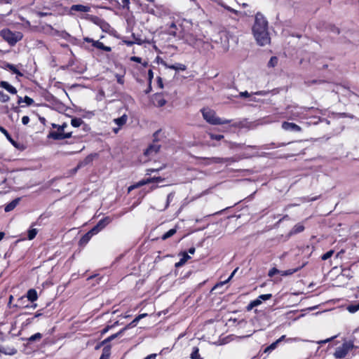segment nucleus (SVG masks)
Listing matches in <instances>:
<instances>
[{"label":"nucleus","mask_w":359,"mask_h":359,"mask_svg":"<svg viewBox=\"0 0 359 359\" xmlns=\"http://www.w3.org/2000/svg\"><path fill=\"white\" fill-rule=\"evenodd\" d=\"M161 64L166 68L175 69L177 71H179V70L184 71L186 69V66L181 63H176L175 65H168L166 62L161 61Z\"/></svg>","instance_id":"obj_10"},{"label":"nucleus","mask_w":359,"mask_h":359,"mask_svg":"<svg viewBox=\"0 0 359 359\" xmlns=\"http://www.w3.org/2000/svg\"><path fill=\"white\" fill-rule=\"evenodd\" d=\"M278 59L276 57H272L269 62V66L274 67L277 64Z\"/></svg>","instance_id":"obj_48"},{"label":"nucleus","mask_w":359,"mask_h":359,"mask_svg":"<svg viewBox=\"0 0 359 359\" xmlns=\"http://www.w3.org/2000/svg\"><path fill=\"white\" fill-rule=\"evenodd\" d=\"M347 310L351 313H355L359 310V303L349 305L347 307Z\"/></svg>","instance_id":"obj_34"},{"label":"nucleus","mask_w":359,"mask_h":359,"mask_svg":"<svg viewBox=\"0 0 359 359\" xmlns=\"http://www.w3.org/2000/svg\"><path fill=\"white\" fill-rule=\"evenodd\" d=\"M83 40H84L86 42L91 43L93 46V41H95V40H93V39H90V38H89V37H85V38L83 39Z\"/></svg>","instance_id":"obj_56"},{"label":"nucleus","mask_w":359,"mask_h":359,"mask_svg":"<svg viewBox=\"0 0 359 359\" xmlns=\"http://www.w3.org/2000/svg\"><path fill=\"white\" fill-rule=\"evenodd\" d=\"M159 149H160V145L154 143V144L150 145L147 149V150L144 151V154L146 156H149L153 155L154 154H156Z\"/></svg>","instance_id":"obj_14"},{"label":"nucleus","mask_w":359,"mask_h":359,"mask_svg":"<svg viewBox=\"0 0 359 359\" xmlns=\"http://www.w3.org/2000/svg\"><path fill=\"white\" fill-rule=\"evenodd\" d=\"M275 274H280V270L277 269L276 268H272L268 273V276L269 277H273Z\"/></svg>","instance_id":"obj_43"},{"label":"nucleus","mask_w":359,"mask_h":359,"mask_svg":"<svg viewBox=\"0 0 359 359\" xmlns=\"http://www.w3.org/2000/svg\"><path fill=\"white\" fill-rule=\"evenodd\" d=\"M195 250H196L195 248H191L189 249V253L194 255L195 252Z\"/></svg>","instance_id":"obj_64"},{"label":"nucleus","mask_w":359,"mask_h":359,"mask_svg":"<svg viewBox=\"0 0 359 359\" xmlns=\"http://www.w3.org/2000/svg\"><path fill=\"white\" fill-rule=\"evenodd\" d=\"M94 158L93 154H90L88 156H86L82 161L79 162V163L77 165L76 169H79L80 168L84 167L90 163H92Z\"/></svg>","instance_id":"obj_15"},{"label":"nucleus","mask_w":359,"mask_h":359,"mask_svg":"<svg viewBox=\"0 0 359 359\" xmlns=\"http://www.w3.org/2000/svg\"><path fill=\"white\" fill-rule=\"evenodd\" d=\"M128 121V116L126 114L122 115L121 117L114 118V122L118 126L117 128H114V132L117 133L120 130V128L126 123Z\"/></svg>","instance_id":"obj_9"},{"label":"nucleus","mask_w":359,"mask_h":359,"mask_svg":"<svg viewBox=\"0 0 359 359\" xmlns=\"http://www.w3.org/2000/svg\"><path fill=\"white\" fill-rule=\"evenodd\" d=\"M38 233V230L36 229H30L27 231V238L31 241L33 240Z\"/></svg>","instance_id":"obj_28"},{"label":"nucleus","mask_w":359,"mask_h":359,"mask_svg":"<svg viewBox=\"0 0 359 359\" xmlns=\"http://www.w3.org/2000/svg\"><path fill=\"white\" fill-rule=\"evenodd\" d=\"M0 131L6 137L8 140L11 141V137L8 131L2 126H0Z\"/></svg>","instance_id":"obj_45"},{"label":"nucleus","mask_w":359,"mask_h":359,"mask_svg":"<svg viewBox=\"0 0 359 359\" xmlns=\"http://www.w3.org/2000/svg\"><path fill=\"white\" fill-rule=\"evenodd\" d=\"M0 352L4 353L5 354L13 355L16 353V350L13 348L11 351H6L3 347L0 346Z\"/></svg>","instance_id":"obj_47"},{"label":"nucleus","mask_w":359,"mask_h":359,"mask_svg":"<svg viewBox=\"0 0 359 359\" xmlns=\"http://www.w3.org/2000/svg\"><path fill=\"white\" fill-rule=\"evenodd\" d=\"M268 22L263 15H255V24L252 27L254 36L259 46H265L270 43V37L267 29Z\"/></svg>","instance_id":"obj_1"},{"label":"nucleus","mask_w":359,"mask_h":359,"mask_svg":"<svg viewBox=\"0 0 359 359\" xmlns=\"http://www.w3.org/2000/svg\"><path fill=\"white\" fill-rule=\"evenodd\" d=\"M93 47L106 52H110L111 50V47L104 46V43L100 41H93Z\"/></svg>","instance_id":"obj_16"},{"label":"nucleus","mask_w":359,"mask_h":359,"mask_svg":"<svg viewBox=\"0 0 359 359\" xmlns=\"http://www.w3.org/2000/svg\"><path fill=\"white\" fill-rule=\"evenodd\" d=\"M210 136L212 140H220L224 137V136L222 135L210 134Z\"/></svg>","instance_id":"obj_49"},{"label":"nucleus","mask_w":359,"mask_h":359,"mask_svg":"<svg viewBox=\"0 0 359 359\" xmlns=\"http://www.w3.org/2000/svg\"><path fill=\"white\" fill-rule=\"evenodd\" d=\"M353 348V343L352 341H345L341 346L337 348L334 356L336 358H343L347 353Z\"/></svg>","instance_id":"obj_5"},{"label":"nucleus","mask_w":359,"mask_h":359,"mask_svg":"<svg viewBox=\"0 0 359 359\" xmlns=\"http://www.w3.org/2000/svg\"><path fill=\"white\" fill-rule=\"evenodd\" d=\"M91 238H92V236L88 232H87L80 239L79 245L81 246L86 245L89 242V241L90 240Z\"/></svg>","instance_id":"obj_20"},{"label":"nucleus","mask_w":359,"mask_h":359,"mask_svg":"<svg viewBox=\"0 0 359 359\" xmlns=\"http://www.w3.org/2000/svg\"><path fill=\"white\" fill-rule=\"evenodd\" d=\"M156 179L154 180V182H163V179L158 177H155Z\"/></svg>","instance_id":"obj_63"},{"label":"nucleus","mask_w":359,"mask_h":359,"mask_svg":"<svg viewBox=\"0 0 359 359\" xmlns=\"http://www.w3.org/2000/svg\"><path fill=\"white\" fill-rule=\"evenodd\" d=\"M299 269V268H296V269H288V270H285V271H280V275H281L283 276H290V275L296 273L297 271H298Z\"/></svg>","instance_id":"obj_26"},{"label":"nucleus","mask_w":359,"mask_h":359,"mask_svg":"<svg viewBox=\"0 0 359 359\" xmlns=\"http://www.w3.org/2000/svg\"><path fill=\"white\" fill-rule=\"evenodd\" d=\"M117 82L118 83L123 84L124 82L123 78L121 76H117Z\"/></svg>","instance_id":"obj_57"},{"label":"nucleus","mask_w":359,"mask_h":359,"mask_svg":"<svg viewBox=\"0 0 359 359\" xmlns=\"http://www.w3.org/2000/svg\"><path fill=\"white\" fill-rule=\"evenodd\" d=\"M37 15H38L39 17H44V16H46V15H49V13H44V12H38V13H37Z\"/></svg>","instance_id":"obj_60"},{"label":"nucleus","mask_w":359,"mask_h":359,"mask_svg":"<svg viewBox=\"0 0 359 359\" xmlns=\"http://www.w3.org/2000/svg\"><path fill=\"white\" fill-rule=\"evenodd\" d=\"M334 254V250H331L328 252H327L326 253H325L322 257V259L323 260H327V259H329L330 257H331L332 256V255Z\"/></svg>","instance_id":"obj_42"},{"label":"nucleus","mask_w":359,"mask_h":359,"mask_svg":"<svg viewBox=\"0 0 359 359\" xmlns=\"http://www.w3.org/2000/svg\"><path fill=\"white\" fill-rule=\"evenodd\" d=\"M204 160L206 161V164L219 163L222 162V158L217 157L205 158Z\"/></svg>","instance_id":"obj_29"},{"label":"nucleus","mask_w":359,"mask_h":359,"mask_svg":"<svg viewBox=\"0 0 359 359\" xmlns=\"http://www.w3.org/2000/svg\"><path fill=\"white\" fill-rule=\"evenodd\" d=\"M123 332H124V330L122 329L118 332L114 334L109 336V337H107V339H105L102 343L105 344L107 342H109V341H112L113 339H116V337H118V336L121 335Z\"/></svg>","instance_id":"obj_23"},{"label":"nucleus","mask_w":359,"mask_h":359,"mask_svg":"<svg viewBox=\"0 0 359 359\" xmlns=\"http://www.w3.org/2000/svg\"><path fill=\"white\" fill-rule=\"evenodd\" d=\"M202 114L204 119L212 125H223L230 123V120L222 119L217 117L215 112L209 109H203L202 110Z\"/></svg>","instance_id":"obj_2"},{"label":"nucleus","mask_w":359,"mask_h":359,"mask_svg":"<svg viewBox=\"0 0 359 359\" xmlns=\"http://www.w3.org/2000/svg\"><path fill=\"white\" fill-rule=\"evenodd\" d=\"M147 313H142L139 316H137L131 323H130L128 325H127L125 327L123 328L124 330V332L127 330L128 329L134 327L137 325V323L143 318L147 316Z\"/></svg>","instance_id":"obj_12"},{"label":"nucleus","mask_w":359,"mask_h":359,"mask_svg":"<svg viewBox=\"0 0 359 359\" xmlns=\"http://www.w3.org/2000/svg\"><path fill=\"white\" fill-rule=\"evenodd\" d=\"M22 101L25 102L27 105H31L34 102L33 99H32L31 97H29L28 96H25L24 97V100H22V97H19L18 103H21Z\"/></svg>","instance_id":"obj_35"},{"label":"nucleus","mask_w":359,"mask_h":359,"mask_svg":"<svg viewBox=\"0 0 359 359\" xmlns=\"http://www.w3.org/2000/svg\"><path fill=\"white\" fill-rule=\"evenodd\" d=\"M20 200V199L19 198H15L13 201H12L8 204H7L4 208L5 212H8L13 210L17 206V205L19 203Z\"/></svg>","instance_id":"obj_18"},{"label":"nucleus","mask_w":359,"mask_h":359,"mask_svg":"<svg viewBox=\"0 0 359 359\" xmlns=\"http://www.w3.org/2000/svg\"><path fill=\"white\" fill-rule=\"evenodd\" d=\"M27 297L28 300H29L32 302H35L36 300H37L38 294H37V292H36V290H34V289H29L27 291Z\"/></svg>","instance_id":"obj_17"},{"label":"nucleus","mask_w":359,"mask_h":359,"mask_svg":"<svg viewBox=\"0 0 359 359\" xmlns=\"http://www.w3.org/2000/svg\"><path fill=\"white\" fill-rule=\"evenodd\" d=\"M152 103L154 106L161 107L165 104L166 100L161 93H156L152 97Z\"/></svg>","instance_id":"obj_6"},{"label":"nucleus","mask_w":359,"mask_h":359,"mask_svg":"<svg viewBox=\"0 0 359 359\" xmlns=\"http://www.w3.org/2000/svg\"><path fill=\"white\" fill-rule=\"evenodd\" d=\"M169 35L176 36H177V27L175 23H171L167 31Z\"/></svg>","instance_id":"obj_24"},{"label":"nucleus","mask_w":359,"mask_h":359,"mask_svg":"<svg viewBox=\"0 0 359 359\" xmlns=\"http://www.w3.org/2000/svg\"><path fill=\"white\" fill-rule=\"evenodd\" d=\"M156 357V354L154 353V354H151V355H148L144 359H155Z\"/></svg>","instance_id":"obj_61"},{"label":"nucleus","mask_w":359,"mask_h":359,"mask_svg":"<svg viewBox=\"0 0 359 359\" xmlns=\"http://www.w3.org/2000/svg\"><path fill=\"white\" fill-rule=\"evenodd\" d=\"M11 0H0V4H11Z\"/></svg>","instance_id":"obj_62"},{"label":"nucleus","mask_w":359,"mask_h":359,"mask_svg":"<svg viewBox=\"0 0 359 359\" xmlns=\"http://www.w3.org/2000/svg\"><path fill=\"white\" fill-rule=\"evenodd\" d=\"M271 294H261L257 298L262 302L263 301L269 300L271 298Z\"/></svg>","instance_id":"obj_41"},{"label":"nucleus","mask_w":359,"mask_h":359,"mask_svg":"<svg viewBox=\"0 0 359 359\" xmlns=\"http://www.w3.org/2000/svg\"><path fill=\"white\" fill-rule=\"evenodd\" d=\"M83 123V120L80 118H74L71 121L72 126L77 128L79 127Z\"/></svg>","instance_id":"obj_33"},{"label":"nucleus","mask_w":359,"mask_h":359,"mask_svg":"<svg viewBox=\"0 0 359 359\" xmlns=\"http://www.w3.org/2000/svg\"><path fill=\"white\" fill-rule=\"evenodd\" d=\"M304 229V226L301 224H296L292 229L291 233L296 234L303 231Z\"/></svg>","instance_id":"obj_25"},{"label":"nucleus","mask_w":359,"mask_h":359,"mask_svg":"<svg viewBox=\"0 0 359 359\" xmlns=\"http://www.w3.org/2000/svg\"><path fill=\"white\" fill-rule=\"evenodd\" d=\"M190 358L191 359H203L199 354V349L198 347H193Z\"/></svg>","instance_id":"obj_22"},{"label":"nucleus","mask_w":359,"mask_h":359,"mask_svg":"<svg viewBox=\"0 0 359 359\" xmlns=\"http://www.w3.org/2000/svg\"><path fill=\"white\" fill-rule=\"evenodd\" d=\"M101 231V229L96 224L92 229H90L88 233L93 236L96 235Z\"/></svg>","instance_id":"obj_40"},{"label":"nucleus","mask_w":359,"mask_h":359,"mask_svg":"<svg viewBox=\"0 0 359 359\" xmlns=\"http://www.w3.org/2000/svg\"><path fill=\"white\" fill-rule=\"evenodd\" d=\"M155 179V177H150L146 180H142L138 183V185H144L148 183L154 182Z\"/></svg>","instance_id":"obj_44"},{"label":"nucleus","mask_w":359,"mask_h":359,"mask_svg":"<svg viewBox=\"0 0 359 359\" xmlns=\"http://www.w3.org/2000/svg\"><path fill=\"white\" fill-rule=\"evenodd\" d=\"M67 127L66 123H63L62 126L57 127L56 131L50 132L48 137L54 140H64L69 138L72 136L71 132H65V128Z\"/></svg>","instance_id":"obj_4"},{"label":"nucleus","mask_w":359,"mask_h":359,"mask_svg":"<svg viewBox=\"0 0 359 359\" xmlns=\"http://www.w3.org/2000/svg\"><path fill=\"white\" fill-rule=\"evenodd\" d=\"M173 198H174V193L171 192L168 195L165 208L168 207L170 203L172 201Z\"/></svg>","instance_id":"obj_46"},{"label":"nucleus","mask_w":359,"mask_h":359,"mask_svg":"<svg viewBox=\"0 0 359 359\" xmlns=\"http://www.w3.org/2000/svg\"><path fill=\"white\" fill-rule=\"evenodd\" d=\"M176 229H170L168 231H167L162 236V240L165 241L169 238L170 237L172 236L176 233Z\"/></svg>","instance_id":"obj_30"},{"label":"nucleus","mask_w":359,"mask_h":359,"mask_svg":"<svg viewBox=\"0 0 359 359\" xmlns=\"http://www.w3.org/2000/svg\"><path fill=\"white\" fill-rule=\"evenodd\" d=\"M153 77H154V73H153V71L151 69H149L148 71V79H149V85L151 84V81L153 79Z\"/></svg>","instance_id":"obj_52"},{"label":"nucleus","mask_w":359,"mask_h":359,"mask_svg":"<svg viewBox=\"0 0 359 359\" xmlns=\"http://www.w3.org/2000/svg\"><path fill=\"white\" fill-rule=\"evenodd\" d=\"M10 97L8 95L5 94L4 92L0 91V102H6L9 100Z\"/></svg>","instance_id":"obj_38"},{"label":"nucleus","mask_w":359,"mask_h":359,"mask_svg":"<svg viewBox=\"0 0 359 359\" xmlns=\"http://www.w3.org/2000/svg\"><path fill=\"white\" fill-rule=\"evenodd\" d=\"M236 270H237V269H235V270L231 273V274L230 275V276H229L226 280H224V281H222V282H220V283H219L216 284V285H215V286L214 287L213 290H214V289H216V288H217V287H220V286H222V285H225V284H226V283H228V282H229V281L232 278V277L234 276L235 273L236 272Z\"/></svg>","instance_id":"obj_27"},{"label":"nucleus","mask_w":359,"mask_h":359,"mask_svg":"<svg viewBox=\"0 0 359 359\" xmlns=\"http://www.w3.org/2000/svg\"><path fill=\"white\" fill-rule=\"evenodd\" d=\"M262 304V302L260 301L259 299H256L253 301H252L248 306V310H251L254 307H256L257 306H259V304Z\"/></svg>","instance_id":"obj_32"},{"label":"nucleus","mask_w":359,"mask_h":359,"mask_svg":"<svg viewBox=\"0 0 359 359\" xmlns=\"http://www.w3.org/2000/svg\"><path fill=\"white\" fill-rule=\"evenodd\" d=\"M6 68L12 71L14 74H18L19 76H22V74L18 71V69L15 67V65L12 64L7 63L6 65Z\"/></svg>","instance_id":"obj_31"},{"label":"nucleus","mask_w":359,"mask_h":359,"mask_svg":"<svg viewBox=\"0 0 359 359\" xmlns=\"http://www.w3.org/2000/svg\"><path fill=\"white\" fill-rule=\"evenodd\" d=\"M1 36L10 45L13 46L22 39V34L20 32H12L8 29H2L0 32Z\"/></svg>","instance_id":"obj_3"},{"label":"nucleus","mask_w":359,"mask_h":359,"mask_svg":"<svg viewBox=\"0 0 359 359\" xmlns=\"http://www.w3.org/2000/svg\"><path fill=\"white\" fill-rule=\"evenodd\" d=\"M336 337H330V338H328L327 339H325V340H322V341H318L317 343L318 344H326L329 341H331L333 339H334Z\"/></svg>","instance_id":"obj_54"},{"label":"nucleus","mask_w":359,"mask_h":359,"mask_svg":"<svg viewBox=\"0 0 359 359\" xmlns=\"http://www.w3.org/2000/svg\"><path fill=\"white\" fill-rule=\"evenodd\" d=\"M29 122V118L27 116H24L22 118V123L24 125H27Z\"/></svg>","instance_id":"obj_53"},{"label":"nucleus","mask_w":359,"mask_h":359,"mask_svg":"<svg viewBox=\"0 0 359 359\" xmlns=\"http://www.w3.org/2000/svg\"><path fill=\"white\" fill-rule=\"evenodd\" d=\"M224 7L226 10H228V11H231V12L233 13H236H236H238V11H236V10H234V9H233V8H230L229 6H224Z\"/></svg>","instance_id":"obj_59"},{"label":"nucleus","mask_w":359,"mask_h":359,"mask_svg":"<svg viewBox=\"0 0 359 359\" xmlns=\"http://www.w3.org/2000/svg\"><path fill=\"white\" fill-rule=\"evenodd\" d=\"M239 95L241 97H247L250 96V94L248 93V91H244V92L240 93Z\"/></svg>","instance_id":"obj_55"},{"label":"nucleus","mask_w":359,"mask_h":359,"mask_svg":"<svg viewBox=\"0 0 359 359\" xmlns=\"http://www.w3.org/2000/svg\"><path fill=\"white\" fill-rule=\"evenodd\" d=\"M158 86L161 88H163V81H162V79L161 77L158 78Z\"/></svg>","instance_id":"obj_58"},{"label":"nucleus","mask_w":359,"mask_h":359,"mask_svg":"<svg viewBox=\"0 0 359 359\" xmlns=\"http://www.w3.org/2000/svg\"><path fill=\"white\" fill-rule=\"evenodd\" d=\"M41 338L42 334L39 332H37L25 340L27 341V343H32L36 341H39Z\"/></svg>","instance_id":"obj_21"},{"label":"nucleus","mask_w":359,"mask_h":359,"mask_svg":"<svg viewBox=\"0 0 359 359\" xmlns=\"http://www.w3.org/2000/svg\"><path fill=\"white\" fill-rule=\"evenodd\" d=\"M90 11V7L88 6L81 5V4H75L72 5L70 7V13L72 14V12L76 11L80 13H88Z\"/></svg>","instance_id":"obj_8"},{"label":"nucleus","mask_w":359,"mask_h":359,"mask_svg":"<svg viewBox=\"0 0 359 359\" xmlns=\"http://www.w3.org/2000/svg\"><path fill=\"white\" fill-rule=\"evenodd\" d=\"M109 348H104L103 349L102 354L101 355L100 359H109Z\"/></svg>","instance_id":"obj_39"},{"label":"nucleus","mask_w":359,"mask_h":359,"mask_svg":"<svg viewBox=\"0 0 359 359\" xmlns=\"http://www.w3.org/2000/svg\"><path fill=\"white\" fill-rule=\"evenodd\" d=\"M0 87L5 89L6 90H7L8 92H9L10 93H11L13 95H15L17 93L16 88L14 86H13L12 85H11L7 81H1L0 82Z\"/></svg>","instance_id":"obj_11"},{"label":"nucleus","mask_w":359,"mask_h":359,"mask_svg":"<svg viewBox=\"0 0 359 359\" xmlns=\"http://www.w3.org/2000/svg\"><path fill=\"white\" fill-rule=\"evenodd\" d=\"M282 128L285 130L287 131H294V132H300L302 130V128L298 125L294 123H290V122H283L282 123Z\"/></svg>","instance_id":"obj_7"},{"label":"nucleus","mask_w":359,"mask_h":359,"mask_svg":"<svg viewBox=\"0 0 359 359\" xmlns=\"http://www.w3.org/2000/svg\"><path fill=\"white\" fill-rule=\"evenodd\" d=\"M278 344V341H274L270 346H267L265 348L264 352L265 353H269V352L272 351L273 350H274L277 347Z\"/></svg>","instance_id":"obj_36"},{"label":"nucleus","mask_w":359,"mask_h":359,"mask_svg":"<svg viewBox=\"0 0 359 359\" xmlns=\"http://www.w3.org/2000/svg\"><path fill=\"white\" fill-rule=\"evenodd\" d=\"M180 255L182 256V258L180 259L178 262L175 263V266L176 268H180L182 266L191 258L190 256L186 252H181Z\"/></svg>","instance_id":"obj_13"},{"label":"nucleus","mask_w":359,"mask_h":359,"mask_svg":"<svg viewBox=\"0 0 359 359\" xmlns=\"http://www.w3.org/2000/svg\"><path fill=\"white\" fill-rule=\"evenodd\" d=\"M130 60L131 61H133V62H138V63H141L142 62V58L140 57H137V56H132Z\"/></svg>","instance_id":"obj_51"},{"label":"nucleus","mask_w":359,"mask_h":359,"mask_svg":"<svg viewBox=\"0 0 359 359\" xmlns=\"http://www.w3.org/2000/svg\"><path fill=\"white\" fill-rule=\"evenodd\" d=\"M100 27L104 32H108L110 28V25L104 21H100Z\"/></svg>","instance_id":"obj_37"},{"label":"nucleus","mask_w":359,"mask_h":359,"mask_svg":"<svg viewBox=\"0 0 359 359\" xmlns=\"http://www.w3.org/2000/svg\"><path fill=\"white\" fill-rule=\"evenodd\" d=\"M130 0H122L121 6L123 8H129Z\"/></svg>","instance_id":"obj_50"},{"label":"nucleus","mask_w":359,"mask_h":359,"mask_svg":"<svg viewBox=\"0 0 359 359\" xmlns=\"http://www.w3.org/2000/svg\"><path fill=\"white\" fill-rule=\"evenodd\" d=\"M111 222V219L109 217H106L98 222L97 225L100 227V229H103L107 224H109Z\"/></svg>","instance_id":"obj_19"}]
</instances>
